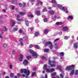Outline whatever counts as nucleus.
<instances>
[{
    "instance_id": "f257e3e1",
    "label": "nucleus",
    "mask_w": 78,
    "mask_h": 78,
    "mask_svg": "<svg viewBox=\"0 0 78 78\" xmlns=\"http://www.w3.org/2000/svg\"><path fill=\"white\" fill-rule=\"evenodd\" d=\"M62 5L58 4L57 5V7L59 8L60 9H62V10H63L64 11H65L66 12V13H68V9H67V8H66V7H62Z\"/></svg>"
},
{
    "instance_id": "f03ea898",
    "label": "nucleus",
    "mask_w": 78,
    "mask_h": 78,
    "mask_svg": "<svg viewBox=\"0 0 78 78\" xmlns=\"http://www.w3.org/2000/svg\"><path fill=\"white\" fill-rule=\"evenodd\" d=\"M29 51L30 53H31V54H32V56L33 57L36 56V58H37V57H38V55L36 53V52L30 49L29 50Z\"/></svg>"
},
{
    "instance_id": "7ed1b4c3",
    "label": "nucleus",
    "mask_w": 78,
    "mask_h": 78,
    "mask_svg": "<svg viewBox=\"0 0 78 78\" xmlns=\"http://www.w3.org/2000/svg\"><path fill=\"white\" fill-rule=\"evenodd\" d=\"M24 72V73L26 74L27 75H30V70H27V69H22L20 71L21 73H23Z\"/></svg>"
},
{
    "instance_id": "20e7f679",
    "label": "nucleus",
    "mask_w": 78,
    "mask_h": 78,
    "mask_svg": "<svg viewBox=\"0 0 78 78\" xmlns=\"http://www.w3.org/2000/svg\"><path fill=\"white\" fill-rule=\"evenodd\" d=\"M51 61L49 60L48 63L49 65H50L51 67H56V64H51Z\"/></svg>"
},
{
    "instance_id": "39448f33",
    "label": "nucleus",
    "mask_w": 78,
    "mask_h": 78,
    "mask_svg": "<svg viewBox=\"0 0 78 78\" xmlns=\"http://www.w3.org/2000/svg\"><path fill=\"white\" fill-rule=\"evenodd\" d=\"M68 30V27L67 26H65L63 27V31H67Z\"/></svg>"
},
{
    "instance_id": "423d86ee",
    "label": "nucleus",
    "mask_w": 78,
    "mask_h": 78,
    "mask_svg": "<svg viewBox=\"0 0 78 78\" xmlns=\"http://www.w3.org/2000/svg\"><path fill=\"white\" fill-rule=\"evenodd\" d=\"M23 64L25 66H27L28 65V60H25L23 61Z\"/></svg>"
},
{
    "instance_id": "0eeeda50",
    "label": "nucleus",
    "mask_w": 78,
    "mask_h": 78,
    "mask_svg": "<svg viewBox=\"0 0 78 78\" xmlns=\"http://www.w3.org/2000/svg\"><path fill=\"white\" fill-rule=\"evenodd\" d=\"M51 41H48L45 43L44 45L46 46V45H51Z\"/></svg>"
},
{
    "instance_id": "6e6552de",
    "label": "nucleus",
    "mask_w": 78,
    "mask_h": 78,
    "mask_svg": "<svg viewBox=\"0 0 78 78\" xmlns=\"http://www.w3.org/2000/svg\"><path fill=\"white\" fill-rule=\"evenodd\" d=\"M74 67H75V66L73 65L69 66V70H73V69L74 68Z\"/></svg>"
},
{
    "instance_id": "1a4fd4ad",
    "label": "nucleus",
    "mask_w": 78,
    "mask_h": 78,
    "mask_svg": "<svg viewBox=\"0 0 78 78\" xmlns=\"http://www.w3.org/2000/svg\"><path fill=\"white\" fill-rule=\"evenodd\" d=\"M19 14L20 15V16H24V15H25L26 13L25 12H19Z\"/></svg>"
},
{
    "instance_id": "9d476101",
    "label": "nucleus",
    "mask_w": 78,
    "mask_h": 78,
    "mask_svg": "<svg viewBox=\"0 0 78 78\" xmlns=\"http://www.w3.org/2000/svg\"><path fill=\"white\" fill-rule=\"evenodd\" d=\"M3 30H4L5 32H6L8 31V28L6 26H4L3 27Z\"/></svg>"
},
{
    "instance_id": "9b49d317",
    "label": "nucleus",
    "mask_w": 78,
    "mask_h": 78,
    "mask_svg": "<svg viewBox=\"0 0 78 78\" xmlns=\"http://www.w3.org/2000/svg\"><path fill=\"white\" fill-rule=\"evenodd\" d=\"M20 61H22V60L23 59V55L22 54H20Z\"/></svg>"
},
{
    "instance_id": "f8f14e48",
    "label": "nucleus",
    "mask_w": 78,
    "mask_h": 78,
    "mask_svg": "<svg viewBox=\"0 0 78 78\" xmlns=\"http://www.w3.org/2000/svg\"><path fill=\"white\" fill-rule=\"evenodd\" d=\"M25 22L26 25L27 26V27H28V26H29V23L28 21L27 20H25Z\"/></svg>"
},
{
    "instance_id": "ddd939ff",
    "label": "nucleus",
    "mask_w": 78,
    "mask_h": 78,
    "mask_svg": "<svg viewBox=\"0 0 78 78\" xmlns=\"http://www.w3.org/2000/svg\"><path fill=\"white\" fill-rule=\"evenodd\" d=\"M74 47L75 48H78V43H76L74 44Z\"/></svg>"
},
{
    "instance_id": "4468645a",
    "label": "nucleus",
    "mask_w": 78,
    "mask_h": 78,
    "mask_svg": "<svg viewBox=\"0 0 78 78\" xmlns=\"http://www.w3.org/2000/svg\"><path fill=\"white\" fill-rule=\"evenodd\" d=\"M12 4H15L16 5L17 4V0H14L12 2Z\"/></svg>"
},
{
    "instance_id": "2eb2a0df",
    "label": "nucleus",
    "mask_w": 78,
    "mask_h": 78,
    "mask_svg": "<svg viewBox=\"0 0 78 78\" xmlns=\"http://www.w3.org/2000/svg\"><path fill=\"white\" fill-rule=\"evenodd\" d=\"M34 35L36 37H37V36H39V32H36L34 34Z\"/></svg>"
},
{
    "instance_id": "dca6fc26",
    "label": "nucleus",
    "mask_w": 78,
    "mask_h": 78,
    "mask_svg": "<svg viewBox=\"0 0 78 78\" xmlns=\"http://www.w3.org/2000/svg\"><path fill=\"white\" fill-rule=\"evenodd\" d=\"M54 46L55 47V50H58V44H55L54 45Z\"/></svg>"
},
{
    "instance_id": "f3484780",
    "label": "nucleus",
    "mask_w": 78,
    "mask_h": 78,
    "mask_svg": "<svg viewBox=\"0 0 78 78\" xmlns=\"http://www.w3.org/2000/svg\"><path fill=\"white\" fill-rule=\"evenodd\" d=\"M49 13H50L51 14L53 15V14H55V12L51 10L49 11Z\"/></svg>"
},
{
    "instance_id": "a211bd4d",
    "label": "nucleus",
    "mask_w": 78,
    "mask_h": 78,
    "mask_svg": "<svg viewBox=\"0 0 78 78\" xmlns=\"http://www.w3.org/2000/svg\"><path fill=\"white\" fill-rule=\"evenodd\" d=\"M56 24L57 25H62V22H58L56 23Z\"/></svg>"
},
{
    "instance_id": "6ab92c4d",
    "label": "nucleus",
    "mask_w": 78,
    "mask_h": 78,
    "mask_svg": "<svg viewBox=\"0 0 78 78\" xmlns=\"http://www.w3.org/2000/svg\"><path fill=\"white\" fill-rule=\"evenodd\" d=\"M48 32V29H46L44 30V34H47Z\"/></svg>"
},
{
    "instance_id": "aec40b11",
    "label": "nucleus",
    "mask_w": 78,
    "mask_h": 78,
    "mask_svg": "<svg viewBox=\"0 0 78 78\" xmlns=\"http://www.w3.org/2000/svg\"><path fill=\"white\" fill-rule=\"evenodd\" d=\"M35 13H36V14L37 16H40V11H37L35 12Z\"/></svg>"
},
{
    "instance_id": "412c9836",
    "label": "nucleus",
    "mask_w": 78,
    "mask_h": 78,
    "mask_svg": "<svg viewBox=\"0 0 78 78\" xmlns=\"http://www.w3.org/2000/svg\"><path fill=\"white\" fill-rule=\"evenodd\" d=\"M60 19V17H57L56 16H55L54 17V19Z\"/></svg>"
},
{
    "instance_id": "4be33fe9",
    "label": "nucleus",
    "mask_w": 78,
    "mask_h": 78,
    "mask_svg": "<svg viewBox=\"0 0 78 78\" xmlns=\"http://www.w3.org/2000/svg\"><path fill=\"white\" fill-rule=\"evenodd\" d=\"M46 11H47V8H46V7H44L43 9L42 12H45Z\"/></svg>"
},
{
    "instance_id": "5701e85b",
    "label": "nucleus",
    "mask_w": 78,
    "mask_h": 78,
    "mask_svg": "<svg viewBox=\"0 0 78 78\" xmlns=\"http://www.w3.org/2000/svg\"><path fill=\"white\" fill-rule=\"evenodd\" d=\"M69 37H70V36H64V39H65V40H67V39H68V38H69Z\"/></svg>"
},
{
    "instance_id": "b1692460",
    "label": "nucleus",
    "mask_w": 78,
    "mask_h": 78,
    "mask_svg": "<svg viewBox=\"0 0 78 78\" xmlns=\"http://www.w3.org/2000/svg\"><path fill=\"white\" fill-rule=\"evenodd\" d=\"M51 2L52 3H53V4H55V3H56V1L55 0H52L51 1Z\"/></svg>"
},
{
    "instance_id": "393cba45",
    "label": "nucleus",
    "mask_w": 78,
    "mask_h": 78,
    "mask_svg": "<svg viewBox=\"0 0 78 78\" xmlns=\"http://www.w3.org/2000/svg\"><path fill=\"white\" fill-rule=\"evenodd\" d=\"M70 19L71 20H72V19H73V16H69L68 17V19Z\"/></svg>"
},
{
    "instance_id": "a878e982",
    "label": "nucleus",
    "mask_w": 78,
    "mask_h": 78,
    "mask_svg": "<svg viewBox=\"0 0 78 78\" xmlns=\"http://www.w3.org/2000/svg\"><path fill=\"white\" fill-rule=\"evenodd\" d=\"M75 73V71L74 70H73L71 71V73H70V75H73V74Z\"/></svg>"
},
{
    "instance_id": "bb28decb",
    "label": "nucleus",
    "mask_w": 78,
    "mask_h": 78,
    "mask_svg": "<svg viewBox=\"0 0 78 78\" xmlns=\"http://www.w3.org/2000/svg\"><path fill=\"white\" fill-rule=\"evenodd\" d=\"M60 56H63L64 55V53L63 52H61L60 53Z\"/></svg>"
},
{
    "instance_id": "cd10ccee",
    "label": "nucleus",
    "mask_w": 78,
    "mask_h": 78,
    "mask_svg": "<svg viewBox=\"0 0 78 78\" xmlns=\"http://www.w3.org/2000/svg\"><path fill=\"white\" fill-rule=\"evenodd\" d=\"M55 69H50V73H51V72H55Z\"/></svg>"
},
{
    "instance_id": "c85d7f7f",
    "label": "nucleus",
    "mask_w": 78,
    "mask_h": 78,
    "mask_svg": "<svg viewBox=\"0 0 78 78\" xmlns=\"http://www.w3.org/2000/svg\"><path fill=\"white\" fill-rule=\"evenodd\" d=\"M47 65H44L43 68L44 70H45L47 69Z\"/></svg>"
},
{
    "instance_id": "c756f323",
    "label": "nucleus",
    "mask_w": 78,
    "mask_h": 78,
    "mask_svg": "<svg viewBox=\"0 0 78 78\" xmlns=\"http://www.w3.org/2000/svg\"><path fill=\"white\" fill-rule=\"evenodd\" d=\"M10 75L11 78H12V77H13V76H14V74L12 73H10Z\"/></svg>"
},
{
    "instance_id": "7c9ffc66",
    "label": "nucleus",
    "mask_w": 78,
    "mask_h": 78,
    "mask_svg": "<svg viewBox=\"0 0 78 78\" xmlns=\"http://www.w3.org/2000/svg\"><path fill=\"white\" fill-rule=\"evenodd\" d=\"M56 73H54L51 74L52 76H55V75H56Z\"/></svg>"
},
{
    "instance_id": "2f4dec72",
    "label": "nucleus",
    "mask_w": 78,
    "mask_h": 78,
    "mask_svg": "<svg viewBox=\"0 0 78 78\" xmlns=\"http://www.w3.org/2000/svg\"><path fill=\"white\" fill-rule=\"evenodd\" d=\"M35 47H37V48L38 49H40V47L38 45H35Z\"/></svg>"
},
{
    "instance_id": "473e14b6",
    "label": "nucleus",
    "mask_w": 78,
    "mask_h": 78,
    "mask_svg": "<svg viewBox=\"0 0 78 78\" xmlns=\"http://www.w3.org/2000/svg\"><path fill=\"white\" fill-rule=\"evenodd\" d=\"M27 59H28V60H29V59H30V58H31V55H30L29 56H27Z\"/></svg>"
},
{
    "instance_id": "72a5a7b5",
    "label": "nucleus",
    "mask_w": 78,
    "mask_h": 78,
    "mask_svg": "<svg viewBox=\"0 0 78 78\" xmlns=\"http://www.w3.org/2000/svg\"><path fill=\"white\" fill-rule=\"evenodd\" d=\"M46 71L47 72H50V69H47L46 70Z\"/></svg>"
},
{
    "instance_id": "f704fd0d",
    "label": "nucleus",
    "mask_w": 78,
    "mask_h": 78,
    "mask_svg": "<svg viewBox=\"0 0 78 78\" xmlns=\"http://www.w3.org/2000/svg\"><path fill=\"white\" fill-rule=\"evenodd\" d=\"M60 77H61V78H64V76L63 75H62V74H60Z\"/></svg>"
},
{
    "instance_id": "c9c22d12",
    "label": "nucleus",
    "mask_w": 78,
    "mask_h": 78,
    "mask_svg": "<svg viewBox=\"0 0 78 78\" xmlns=\"http://www.w3.org/2000/svg\"><path fill=\"white\" fill-rule=\"evenodd\" d=\"M66 70H70V68L69 66L67 67L66 69Z\"/></svg>"
},
{
    "instance_id": "e433bc0d",
    "label": "nucleus",
    "mask_w": 78,
    "mask_h": 78,
    "mask_svg": "<svg viewBox=\"0 0 78 78\" xmlns=\"http://www.w3.org/2000/svg\"><path fill=\"white\" fill-rule=\"evenodd\" d=\"M50 45H51L50 46V49H52L53 48V44H51Z\"/></svg>"
},
{
    "instance_id": "4c0bfd02",
    "label": "nucleus",
    "mask_w": 78,
    "mask_h": 78,
    "mask_svg": "<svg viewBox=\"0 0 78 78\" xmlns=\"http://www.w3.org/2000/svg\"><path fill=\"white\" fill-rule=\"evenodd\" d=\"M37 2H38V3H41V5H42V2H41L40 0H37Z\"/></svg>"
},
{
    "instance_id": "58836bf2",
    "label": "nucleus",
    "mask_w": 78,
    "mask_h": 78,
    "mask_svg": "<svg viewBox=\"0 0 78 78\" xmlns=\"http://www.w3.org/2000/svg\"><path fill=\"white\" fill-rule=\"evenodd\" d=\"M49 49H45L44 50V52H48V51H49Z\"/></svg>"
},
{
    "instance_id": "ea45409f",
    "label": "nucleus",
    "mask_w": 78,
    "mask_h": 78,
    "mask_svg": "<svg viewBox=\"0 0 78 78\" xmlns=\"http://www.w3.org/2000/svg\"><path fill=\"white\" fill-rule=\"evenodd\" d=\"M16 24V22H13L12 24V27H13L14 25V24Z\"/></svg>"
},
{
    "instance_id": "a19ab883",
    "label": "nucleus",
    "mask_w": 78,
    "mask_h": 78,
    "mask_svg": "<svg viewBox=\"0 0 78 78\" xmlns=\"http://www.w3.org/2000/svg\"><path fill=\"white\" fill-rule=\"evenodd\" d=\"M41 58L42 59H44V60L45 59V57L44 56H41Z\"/></svg>"
},
{
    "instance_id": "79ce46f5",
    "label": "nucleus",
    "mask_w": 78,
    "mask_h": 78,
    "mask_svg": "<svg viewBox=\"0 0 78 78\" xmlns=\"http://www.w3.org/2000/svg\"><path fill=\"white\" fill-rule=\"evenodd\" d=\"M28 17H33V15H28Z\"/></svg>"
},
{
    "instance_id": "37998d69",
    "label": "nucleus",
    "mask_w": 78,
    "mask_h": 78,
    "mask_svg": "<svg viewBox=\"0 0 78 78\" xmlns=\"http://www.w3.org/2000/svg\"><path fill=\"white\" fill-rule=\"evenodd\" d=\"M61 66H58L57 67V69H61Z\"/></svg>"
},
{
    "instance_id": "c03bdc74",
    "label": "nucleus",
    "mask_w": 78,
    "mask_h": 78,
    "mask_svg": "<svg viewBox=\"0 0 78 78\" xmlns=\"http://www.w3.org/2000/svg\"><path fill=\"white\" fill-rule=\"evenodd\" d=\"M75 74L76 75H77V74H78V71L77 70H76V72H75Z\"/></svg>"
},
{
    "instance_id": "a18cd8bd",
    "label": "nucleus",
    "mask_w": 78,
    "mask_h": 78,
    "mask_svg": "<svg viewBox=\"0 0 78 78\" xmlns=\"http://www.w3.org/2000/svg\"><path fill=\"white\" fill-rule=\"evenodd\" d=\"M51 62H52L53 64H56V61H52Z\"/></svg>"
},
{
    "instance_id": "49530a36",
    "label": "nucleus",
    "mask_w": 78,
    "mask_h": 78,
    "mask_svg": "<svg viewBox=\"0 0 78 78\" xmlns=\"http://www.w3.org/2000/svg\"><path fill=\"white\" fill-rule=\"evenodd\" d=\"M17 75L18 77H20V76H22V75L20 74V73H18Z\"/></svg>"
},
{
    "instance_id": "de8ad7c7",
    "label": "nucleus",
    "mask_w": 78,
    "mask_h": 78,
    "mask_svg": "<svg viewBox=\"0 0 78 78\" xmlns=\"http://www.w3.org/2000/svg\"><path fill=\"white\" fill-rule=\"evenodd\" d=\"M36 75V73L34 72L32 73V76H34Z\"/></svg>"
},
{
    "instance_id": "09e8293b",
    "label": "nucleus",
    "mask_w": 78,
    "mask_h": 78,
    "mask_svg": "<svg viewBox=\"0 0 78 78\" xmlns=\"http://www.w3.org/2000/svg\"><path fill=\"white\" fill-rule=\"evenodd\" d=\"M20 43L21 44V46H23V42H22L20 41Z\"/></svg>"
},
{
    "instance_id": "8fccbe9b",
    "label": "nucleus",
    "mask_w": 78,
    "mask_h": 78,
    "mask_svg": "<svg viewBox=\"0 0 78 78\" xmlns=\"http://www.w3.org/2000/svg\"><path fill=\"white\" fill-rule=\"evenodd\" d=\"M44 22H47V19L46 18L44 19Z\"/></svg>"
},
{
    "instance_id": "3c124183",
    "label": "nucleus",
    "mask_w": 78,
    "mask_h": 78,
    "mask_svg": "<svg viewBox=\"0 0 78 78\" xmlns=\"http://www.w3.org/2000/svg\"><path fill=\"white\" fill-rule=\"evenodd\" d=\"M59 38H56L54 40V42H56V41H58V40H59Z\"/></svg>"
},
{
    "instance_id": "603ef678",
    "label": "nucleus",
    "mask_w": 78,
    "mask_h": 78,
    "mask_svg": "<svg viewBox=\"0 0 78 78\" xmlns=\"http://www.w3.org/2000/svg\"><path fill=\"white\" fill-rule=\"evenodd\" d=\"M60 72H62V74H63V73H64V72H63V70H62V69H60Z\"/></svg>"
},
{
    "instance_id": "864d4df0",
    "label": "nucleus",
    "mask_w": 78,
    "mask_h": 78,
    "mask_svg": "<svg viewBox=\"0 0 78 78\" xmlns=\"http://www.w3.org/2000/svg\"><path fill=\"white\" fill-rule=\"evenodd\" d=\"M15 8V7L14 6H12V10H14Z\"/></svg>"
},
{
    "instance_id": "5fc2aeb1",
    "label": "nucleus",
    "mask_w": 78,
    "mask_h": 78,
    "mask_svg": "<svg viewBox=\"0 0 78 78\" xmlns=\"http://www.w3.org/2000/svg\"><path fill=\"white\" fill-rule=\"evenodd\" d=\"M17 20L18 21H22V19H17Z\"/></svg>"
},
{
    "instance_id": "6e6d98bb",
    "label": "nucleus",
    "mask_w": 78,
    "mask_h": 78,
    "mask_svg": "<svg viewBox=\"0 0 78 78\" xmlns=\"http://www.w3.org/2000/svg\"><path fill=\"white\" fill-rule=\"evenodd\" d=\"M17 27L16 28H15L14 29V31H17Z\"/></svg>"
},
{
    "instance_id": "4d7b16f0",
    "label": "nucleus",
    "mask_w": 78,
    "mask_h": 78,
    "mask_svg": "<svg viewBox=\"0 0 78 78\" xmlns=\"http://www.w3.org/2000/svg\"><path fill=\"white\" fill-rule=\"evenodd\" d=\"M33 47V44H30V45H29V47H30V48H31V47Z\"/></svg>"
},
{
    "instance_id": "13d9d810",
    "label": "nucleus",
    "mask_w": 78,
    "mask_h": 78,
    "mask_svg": "<svg viewBox=\"0 0 78 78\" xmlns=\"http://www.w3.org/2000/svg\"><path fill=\"white\" fill-rule=\"evenodd\" d=\"M19 5L20 7H22V4L21 3H20L19 4Z\"/></svg>"
},
{
    "instance_id": "bf43d9fd",
    "label": "nucleus",
    "mask_w": 78,
    "mask_h": 78,
    "mask_svg": "<svg viewBox=\"0 0 78 78\" xmlns=\"http://www.w3.org/2000/svg\"><path fill=\"white\" fill-rule=\"evenodd\" d=\"M22 30H20L19 31L20 33H22Z\"/></svg>"
},
{
    "instance_id": "052dcab7",
    "label": "nucleus",
    "mask_w": 78,
    "mask_h": 78,
    "mask_svg": "<svg viewBox=\"0 0 78 78\" xmlns=\"http://www.w3.org/2000/svg\"><path fill=\"white\" fill-rule=\"evenodd\" d=\"M28 37L27 36H26L24 37V40H25Z\"/></svg>"
},
{
    "instance_id": "680f3d73",
    "label": "nucleus",
    "mask_w": 78,
    "mask_h": 78,
    "mask_svg": "<svg viewBox=\"0 0 78 78\" xmlns=\"http://www.w3.org/2000/svg\"><path fill=\"white\" fill-rule=\"evenodd\" d=\"M58 34H60V35H61L62 34V32H60L58 33Z\"/></svg>"
},
{
    "instance_id": "e2e57ef3",
    "label": "nucleus",
    "mask_w": 78,
    "mask_h": 78,
    "mask_svg": "<svg viewBox=\"0 0 78 78\" xmlns=\"http://www.w3.org/2000/svg\"><path fill=\"white\" fill-rule=\"evenodd\" d=\"M35 1V0H30V2H34Z\"/></svg>"
},
{
    "instance_id": "0e129e2a",
    "label": "nucleus",
    "mask_w": 78,
    "mask_h": 78,
    "mask_svg": "<svg viewBox=\"0 0 78 78\" xmlns=\"http://www.w3.org/2000/svg\"><path fill=\"white\" fill-rule=\"evenodd\" d=\"M16 17H17V18L19 19V18H20V15H17Z\"/></svg>"
},
{
    "instance_id": "69168bd1",
    "label": "nucleus",
    "mask_w": 78,
    "mask_h": 78,
    "mask_svg": "<svg viewBox=\"0 0 78 78\" xmlns=\"http://www.w3.org/2000/svg\"><path fill=\"white\" fill-rule=\"evenodd\" d=\"M9 68L10 69H12V65H9Z\"/></svg>"
},
{
    "instance_id": "338daca9",
    "label": "nucleus",
    "mask_w": 78,
    "mask_h": 78,
    "mask_svg": "<svg viewBox=\"0 0 78 78\" xmlns=\"http://www.w3.org/2000/svg\"><path fill=\"white\" fill-rule=\"evenodd\" d=\"M3 46H4V47H6L7 46L6 44H3Z\"/></svg>"
},
{
    "instance_id": "774afa93",
    "label": "nucleus",
    "mask_w": 78,
    "mask_h": 78,
    "mask_svg": "<svg viewBox=\"0 0 78 78\" xmlns=\"http://www.w3.org/2000/svg\"><path fill=\"white\" fill-rule=\"evenodd\" d=\"M45 78H47V74H46L45 75Z\"/></svg>"
}]
</instances>
